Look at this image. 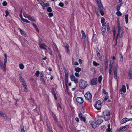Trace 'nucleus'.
<instances>
[{"mask_svg": "<svg viewBox=\"0 0 132 132\" xmlns=\"http://www.w3.org/2000/svg\"><path fill=\"white\" fill-rule=\"evenodd\" d=\"M87 83L83 79H81L79 83V86L80 88L82 89H85L87 86Z\"/></svg>", "mask_w": 132, "mask_h": 132, "instance_id": "nucleus-3", "label": "nucleus"}, {"mask_svg": "<svg viewBox=\"0 0 132 132\" xmlns=\"http://www.w3.org/2000/svg\"><path fill=\"white\" fill-rule=\"evenodd\" d=\"M102 79V75H100L99 77L98 78V81L100 84L101 83V81Z\"/></svg>", "mask_w": 132, "mask_h": 132, "instance_id": "nucleus-31", "label": "nucleus"}, {"mask_svg": "<svg viewBox=\"0 0 132 132\" xmlns=\"http://www.w3.org/2000/svg\"><path fill=\"white\" fill-rule=\"evenodd\" d=\"M79 72H76L75 73V76L76 77H79L80 76L79 74L78 73Z\"/></svg>", "mask_w": 132, "mask_h": 132, "instance_id": "nucleus-57", "label": "nucleus"}, {"mask_svg": "<svg viewBox=\"0 0 132 132\" xmlns=\"http://www.w3.org/2000/svg\"><path fill=\"white\" fill-rule=\"evenodd\" d=\"M122 3H120L117 6L116 8V9L117 11H118L120 9V6L122 5Z\"/></svg>", "mask_w": 132, "mask_h": 132, "instance_id": "nucleus-32", "label": "nucleus"}, {"mask_svg": "<svg viewBox=\"0 0 132 132\" xmlns=\"http://www.w3.org/2000/svg\"><path fill=\"white\" fill-rule=\"evenodd\" d=\"M113 66L110 67L109 69V74L111 75L112 74V68Z\"/></svg>", "mask_w": 132, "mask_h": 132, "instance_id": "nucleus-45", "label": "nucleus"}, {"mask_svg": "<svg viewBox=\"0 0 132 132\" xmlns=\"http://www.w3.org/2000/svg\"><path fill=\"white\" fill-rule=\"evenodd\" d=\"M0 116H1L2 117H6V115L3 112L1 111H0Z\"/></svg>", "mask_w": 132, "mask_h": 132, "instance_id": "nucleus-43", "label": "nucleus"}, {"mask_svg": "<svg viewBox=\"0 0 132 132\" xmlns=\"http://www.w3.org/2000/svg\"><path fill=\"white\" fill-rule=\"evenodd\" d=\"M75 120L78 122H79V120L78 118L76 117L75 118Z\"/></svg>", "mask_w": 132, "mask_h": 132, "instance_id": "nucleus-63", "label": "nucleus"}, {"mask_svg": "<svg viewBox=\"0 0 132 132\" xmlns=\"http://www.w3.org/2000/svg\"><path fill=\"white\" fill-rule=\"evenodd\" d=\"M21 20L23 21V22H25L28 23H29L30 22L28 21L27 19L23 18L21 19Z\"/></svg>", "mask_w": 132, "mask_h": 132, "instance_id": "nucleus-35", "label": "nucleus"}, {"mask_svg": "<svg viewBox=\"0 0 132 132\" xmlns=\"http://www.w3.org/2000/svg\"><path fill=\"white\" fill-rule=\"evenodd\" d=\"M53 15V13H49L48 16L49 17H51Z\"/></svg>", "mask_w": 132, "mask_h": 132, "instance_id": "nucleus-58", "label": "nucleus"}, {"mask_svg": "<svg viewBox=\"0 0 132 132\" xmlns=\"http://www.w3.org/2000/svg\"><path fill=\"white\" fill-rule=\"evenodd\" d=\"M5 13L6 14V15H5V17H7L9 14V12L7 10L5 11Z\"/></svg>", "mask_w": 132, "mask_h": 132, "instance_id": "nucleus-55", "label": "nucleus"}, {"mask_svg": "<svg viewBox=\"0 0 132 132\" xmlns=\"http://www.w3.org/2000/svg\"><path fill=\"white\" fill-rule=\"evenodd\" d=\"M96 1L98 4V7L103 6L100 0H96Z\"/></svg>", "mask_w": 132, "mask_h": 132, "instance_id": "nucleus-23", "label": "nucleus"}, {"mask_svg": "<svg viewBox=\"0 0 132 132\" xmlns=\"http://www.w3.org/2000/svg\"><path fill=\"white\" fill-rule=\"evenodd\" d=\"M110 123L107 125V128L106 129V132H112V128H110Z\"/></svg>", "mask_w": 132, "mask_h": 132, "instance_id": "nucleus-19", "label": "nucleus"}, {"mask_svg": "<svg viewBox=\"0 0 132 132\" xmlns=\"http://www.w3.org/2000/svg\"><path fill=\"white\" fill-rule=\"evenodd\" d=\"M77 102L79 103H82L84 101L82 97H77L76 98Z\"/></svg>", "mask_w": 132, "mask_h": 132, "instance_id": "nucleus-16", "label": "nucleus"}, {"mask_svg": "<svg viewBox=\"0 0 132 132\" xmlns=\"http://www.w3.org/2000/svg\"><path fill=\"white\" fill-rule=\"evenodd\" d=\"M108 96H107V95H106L105 97L104 100L105 101H106L107 99L108 98Z\"/></svg>", "mask_w": 132, "mask_h": 132, "instance_id": "nucleus-64", "label": "nucleus"}, {"mask_svg": "<svg viewBox=\"0 0 132 132\" xmlns=\"http://www.w3.org/2000/svg\"><path fill=\"white\" fill-rule=\"evenodd\" d=\"M19 68L21 69H23L24 67V66L22 63L20 64L19 65Z\"/></svg>", "mask_w": 132, "mask_h": 132, "instance_id": "nucleus-39", "label": "nucleus"}, {"mask_svg": "<svg viewBox=\"0 0 132 132\" xmlns=\"http://www.w3.org/2000/svg\"><path fill=\"white\" fill-rule=\"evenodd\" d=\"M65 49L66 50V51L69 54H70V50L69 49V47L68 45H67L65 46Z\"/></svg>", "mask_w": 132, "mask_h": 132, "instance_id": "nucleus-25", "label": "nucleus"}, {"mask_svg": "<svg viewBox=\"0 0 132 132\" xmlns=\"http://www.w3.org/2000/svg\"><path fill=\"white\" fill-rule=\"evenodd\" d=\"M81 33L82 34V36L83 40L84 42H85L86 40V38L85 34V32L83 30H81Z\"/></svg>", "mask_w": 132, "mask_h": 132, "instance_id": "nucleus-14", "label": "nucleus"}, {"mask_svg": "<svg viewBox=\"0 0 132 132\" xmlns=\"http://www.w3.org/2000/svg\"><path fill=\"white\" fill-rule=\"evenodd\" d=\"M19 79L21 81V82L25 81L24 79L22 77L21 75H19Z\"/></svg>", "mask_w": 132, "mask_h": 132, "instance_id": "nucleus-36", "label": "nucleus"}, {"mask_svg": "<svg viewBox=\"0 0 132 132\" xmlns=\"http://www.w3.org/2000/svg\"><path fill=\"white\" fill-rule=\"evenodd\" d=\"M132 121V118L128 119L126 118H125L121 120L120 122V124H122L126 123L127 121Z\"/></svg>", "mask_w": 132, "mask_h": 132, "instance_id": "nucleus-8", "label": "nucleus"}, {"mask_svg": "<svg viewBox=\"0 0 132 132\" xmlns=\"http://www.w3.org/2000/svg\"><path fill=\"white\" fill-rule=\"evenodd\" d=\"M78 78H76L73 81L74 82L75 84H77L78 83Z\"/></svg>", "mask_w": 132, "mask_h": 132, "instance_id": "nucleus-51", "label": "nucleus"}, {"mask_svg": "<svg viewBox=\"0 0 132 132\" xmlns=\"http://www.w3.org/2000/svg\"><path fill=\"white\" fill-rule=\"evenodd\" d=\"M103 6H101V7H99V9L100 11V13L101 14L102 16H103L104 15V12L103 11Z\"/></svg>", "mask_w": 132, "mask_h": 132, "instance_id": "nucleus-18", "label": "nucleus"}, {"mask_svg": "<svg viewBox=\"0 0 132 132\" xmlns=\"http://www.w3.org/2000/svg\"><path fill=\"white\" fill-rule=\"evenodd\" d=\"M59 5L61 7H63L64 6V4L63 3L61 2L59 3Z\"/></svg>", "mask_w": 132, "mask_h": 132, "instance_id": "nucleus-49", "label": "nucleus"}, {"mask_svg": "<svg viewBox=\"0 0 132 132\" xmlns=\"http://www.w3.org/2000/svg\"><path fill=\"white\" fill-rule=\"evenodd\" d=\"M97 55L99 60L102 61V57L100 53L99 52L97 53Z\"/></svg>", "mask_w": 132, "mask_h": 132, "instance_id": "nucleus-30", "label": "nucleus"}, {"mask_svg": "<svg viewBox=\"0 0 132 132\" xmlns=\"http://www.w3.org/2000/svg\"><path fill=\"white\" fill-rule=\"evenodd\" d=\"M24 89V91L27 93L28 92V90L27 89V86H23Z\"/></svg>", "mask_w": 132, "mask_h": 132, "instance_id": "nucleus-53", "label": "nucleus"}, {"mask_svg": "<svg viewBox=\"0 0 132 132\" xmlns=\"http://www.w3.org/2000/svg\"><path fill=\"white\" fill-rule=\"evenodd\" d=\"M101 21L102 26H105L106 24L105 21V19L104 18H101Z\"/></svg>", "mask_w": 132, "mask_h": 132, "instance_id": "nucleus-21", "label": "nucleus"}, {"mask_svg": "<svg viewBox=\"0 0 132 132\" xmlns=\"http://www.w3.org/2000/svg\"><path fill=\"white\" fill-rule=\"evenodd\" d=\"M4 64L3 66V63H2V66L0 67L1 69L3 70L4 71H6V64L7 61V55L6 53L4 54Z\"/></svg>", "mask_w": 132, "mask_h": 132, "instance_id": "nucleus-2", "label": "nucleus"}, {"mask_svg": "<svg viewBox=\"0 0 132 132\" xmlns=\"http://www.w3.org/2000/svg\"><path fill=\"white\" fill-rule=\"evenodd\" d=\"M116 58L115 57L113 56L111 58L110 62V67L113 66L114 63L116 60Z\"/></svg>", "mask_w": 132, "mask_h": 132, "instance_id": "nucleus-12", "label": "nucleus"}, {"mask_svg": "<svg viewBox=\"0 0 132 132\" xmlns=\"http://www.w3.org/2000/svg\"><path fill=\"white\" fill-rule=\"evenodd\" d=\"M47 10L48 12H50L52 11V9L51 7H49L48 8Z\"/></svg>", "mask_w": 132, "mask_h": 132, "instance_id": "nucleus-56", "label": "nucleus"}, {"mask_svg": "<svg viewBox=\"0 0 132 132\" xmlns=\"http://www.w3.org/2000/svg\"><path fill=\"white\" fill-rule=\"evenodd\" d=\"M20 14L19 15V16L20 17V18H21V19L23 18L22 15V10H20Z\"/></svg>", "mask_w": 132, "mask_h": 132, "instance_id": "nucleus-48", "label": "nucleus"}, {"mask_svg": "<svg viewBox=\"0 0 132 132\" xmlns=\"http://www.w3.org/2000/svg\"><path fill=\"white\" fill-rule=\"evenodd\" d=\"M57 108L59 110V108L60 109L61 108V107L59 103L57 104Z\"/></svg>", "mask_w": 132, "mask_h": 132, "instance_id": "nucleus-62", "label": "nucleus"}, {"mask_svg": "<svg viewBox=\"0 0 132 132\" xmlns=\"http://www.w3.org/2000/svg\"><path fill=\"white\" fill-rule=\"evenodd\" d=\"M23 15L25 18H27L29 20L32 21H35V18L34 16L26 14L25 12L23 13Z\"/></svg>", "mask_w": 132, "mask_h": 132, "instance_id": "nucleus-5", "label": "nucleus"}, {"mask_svg": "<svg viewBox=\"0 0 132 132\" xmlns=\"http://www.w3.org/2000/svg\"><path fill=\"white\" fill-rule=\"evenodd\" d=\"M101 30L102 32H105L106 30L105 26H102Z\"/></svg>", "mask_w": 132, "mask_h": 132, "instance_id": "nucleus-26", "label": "nucleus"}, {"mask_svg": "<svg viewBox=\"0 0 132 132\" xmlns=\"http://www.w3.org/2000/svg\"><path fill=\"white\" fill-rule=\"evenodd\" d=\"M117 28L118 33L117 36L116 40H117L118 37L119 36V38H121L123 37V28L121 26L119 23H118Z\"/></svg>", "mask_w": 132, "mask_h": 132, "instance_id": "nucleus-1", "label": "nucleus"}, {"mask_svg": "<svg viewBox=\"0 0 132 132\" xmlns=\"http://www.w3.org/2000/svg\"><path fill=\"white\" fill-rule=\"evenodd\" d=\"M40 74L39 71H37L35 73V75L37 76V77H38L39 76V74Z\"/></svg>", "mask_w": 132, "mask_h": 132, "instance_id": "nucleus-46", "label": "nucleus"}, {"mask_svg": "<svg viewBox=\"0 0 132 132\" xmlns=\"http://www.w3.org/2000/svg\"><path fill=\"white\" fill-rule=\"evenodd\" d=\"M33 26L34 27L35 29L38 32H39V29L37 28V26H36V25L34 23H33L32 24Z\"/></svg>", "mask_w": 132, "mask_h": 132, "instance_id": "nucleus-34", "label": "nucleus"}, {"mask_svg": "<svg viewBox=\"0 0 132 132\" xmlns=\"http://www.w3.org/2000/svg\"><path fill=\"white\" fill-rule=\"evenodd\" d=\"M18 29L20 31V32L22 35L24 36H25L26 35L25 32L23 30L19 28Z\"/></svg>", "mask_w": 132, "mask_h": 132, "instance_id": "nucleus-22", "label": "nucleus"}, {"mask_svg": "<svg viewBox=\"0 0 132 132\" xmlns=\"http://www.w3.org/2000/svg\"><path fill=\"white\" fill-rule=\"evenodd\" d=\"M129 127V125H127L123 127H121L120 128L118 129L117 130L118 132H121L126 130Z\"/></svg>", "mask_w": 132, "mask_h": 132, "instance_id": "nucleus-7", "label": "nucleus"}, {"mask_svg": "<svg viewBox=\"0 0 132 132\" xmlns=\"http://www.w3.org/2000/svg\"><path fill=\"white\" fill-rule=\"evenodd\" d=\"M47 126L48 127L47 131L48 132H52L51 127L49 125H48L47 124Z\"/></svg>", "mask_w": 132, "mask_h": 132, "instance_id": "nucleus-29", "label": "nucleus"}, {"mask_svg": "<svg viewBox=\"0 0 132 132\" xmlns=\"http://www.w3.org/2000/svg\"><path fill=\"white\" fill-rule=\"evenodd\" d=\"M103 116L105 120H108L110 118V112L108 110H105L103 112Z\"/></svg>", "mask_w": 132, "mask_h": 132, "instance_id": "nucleus-4", "label": "nucleus"}, {"mask_svg": "<svg viewBox=\"0 0 132 132\" xmlns=\"http://www.w3.org/2000/svg\"><path fill=\"white\" fill-rule=\"evenodd\" d=\"M126 92V87L125 85H123L122 88L119 90V92L121 94H124V93Z\"/></svg>", "mask_w": 132, "mask_h": 132, "instance_id": "nucleus-13", "label": "nucleus"}, {"mask_svg": "<svg viewBox=\"0 0 132 132\" xmlns=\"http://www.w3.org/2000/svg\"><path fill=\"white\" fill-rule=\"evenodd\" d=\"M103 121V120L102 119H99L97 120L96 122L98 124H100L102 123Z\"/></svg>", "mask_w": 132, "mask_h": 132, "instance_id": "nucleus-24", "label": "nucleus"}, {"mask_svg": "<svg viewBox=\"0 0 132 132\" xmlns=\"http://www.w3.org/2000/svg\"><path fill=\"white\" fill-rule=\"evenodd\" d=\"M75 70L76 72H79L81 70V68L78 67L75 68Z\"/></svg>", "mask_w": 132, "mask_h": 132, "instance_id": "nucleus-27", "label": "nucleus"}, {"mask_svg": "<svg viewBox=\"0 0 132 132\" xmlns=\"http://www.w3.org/2000/svg\"><path fill=\"white\" fill-rule=\"evenodd\" d=\"M125 22L127 24L128 21V15L127 14L125 16Z\"/></svg>", "mask_w": 132, "mask_h": 132, "instance_id": "nucleus-28", "label": "nucleus"}, {"mask_svg": "<svg viewBox=\"0 0 132 132\" xmlns=\"http://www.w3.org/2000/svg\"><path fill=\"white\" fill-rule=\"evenodd\" d=\"M23 86H27L25 81H24L21 82Z\"/></svg>", "mask_w": 132, "mask_h": 132, "instance_id": "nucleus-60", "label": "nucleus"}, {"mask_svg": "<svg viewBox=\"0 0 132 132\" xmlns=\"http://www.w3.org/2000/svg\"><path fill=\"white\" fill-rule=\"evenodd\" d=\"M7 5V2L5 1H4L2 3V5L3 6H6Z\"/></svg>", "mask_w": 132, "mask_h": 132, "instance_id": "nucleus-42", "label": "nucleus"}, {"mask_svg": "<svg viewBox=\"0 0 132 132\" xmlns=\"http://www.w3.org/2000/svg\"><path fill=\"white\" fill-rule=\"evenodd\" d=\"M70 77L71 79V81H73V80L76 79L75 76L73 74L71 75L70 76Z\"/></svg>", "mask_w": 132, "mask_h": 132, "instance_id": "nucleus-38", "label": "nucleus"}, {"mask_svg": "<svg viewBox=\"0 0 132 132\" xmlns=\"http://www.w3.org/2000/svg\"><path fill=\"white\" fill-rule=\"evenodd\" d=\"M123 56L121 53L120 54V61H123Z\"/></svg>", "mask_w": 132, "mask_h": 132, "instance_id": "nucleus-37", "label": "nucleus"}, {"mask_svg": "<svg viewBox=\"0 0 132 132\" xmlns=\"http://www.w3.org/2000/svg\"><path fill=\"white\" fill-rule=\"evenodd\" d=\"M65 84L66 85H67L68 83V78L65 77Z\"/></svg>", "mask_w": 132, "mask_h": 132, "instance_id": "nucleus-61", "label": "nucleus"}, {"mask_svg": "<svg viewBox=\"0 0 132 132\" xmlns=\"http://www.w3.org/2000/svg\"><path fill=\"white\" fill-rule=\"evenodd\" d=\"M94 106L98 110H100L101 108V101L99 100H98L96 102Z\"/></svg>", "mask_w": 132, "mask_h": 132, "instance_id": "nucleus-6", "label": "nucleus"}, {"mask_svg": "<svg viewBox=\"0 0 132 132\" xmlns=\"http://www.w3.org/2000/svg\"><path fill=\"white\" fill-rule=\"evenodd\" d=\"M89 123L92 126L93 128H95L97 127V124L96 123L92 121H89Z\"/></svg>", "mask_w": 132, "mask_h": 132, "instance_id": "nucleus-15", "label": "nucleus"}, {"mask_svg": "<svg viewBox=\"0 0 132 132\" xmlns=\"http://www.w3.org/2000/svg\"><path fill=\"white\" fill-rule=\"evenodd\" d=\"M39 46L40 48L42 49H45L46 50V49L45 48V47H46L47 46L44 44L42 43H39Z\"/></svg>", "mask_w": 132, "mask_h": 132, "instance_id": "nucleus-17", "label": "nucleus"}, {"mask_svg": "<svg viewBox=\"0 0 132 132\" xmlns=\"http://www.w3.org/2000/svg\"><path fill=\"white\" fill-rule=\"evenodd\" d=\"M21 132H25L24 127L23 126L21 127Z\"/></svg>", "mask_w": 132, "mask_h": 132, "instance_id": "nucleus-54", "label": "nucleus"}, {"mask_svg": "<svg viewBox=\"0 0 132 132\" xmlns=\"http://www.w3.org/2000/svg\"><path fill=\"white\" fill-rule=\"evenodd\" d=\"M91 71L94 73H95L96 72L95 68L94 67H92L90 69Z\"/></svg>", "mask_w": 132, "mask_h": 132, "instance_id": "nucleus-33", "label": "nucleus"}, {"mask_svg": "<svg viewBox=\"0 0 132 132\" xmlns=\"http://www.w3.org/2000/svg\"><path fill=\"white\" fill-rule=\"evenodd\" d=\"M110 123L107 125V128L106 129V132H112V128H110Z\"/></svg>", "mask_w": 132, "mask_h": 132, "instance_id": "nucleus-20", "label": "nucleus"}, {"mask_svg": "<svg viewBox=\"0 0 132 132\" xmlns=\"http://www.w3.org/2000/svg\"><path fill=\"white\" fill-rule=\"evenodd\" d=\"M128 76H129L130 78L131 79L132 78V73L130 71H129L128 73Z\"/></svg>", "mask_w": 132, "mask_h": 132, "instance_id": "nucleus-41", "label": "nucleus"}, {"mask_svg": "<svg viewBox=\"0 0 132 132\" xmlns=\"http://www.w3.org/2000/svg\"><path fill=\"white\" fill-rule=\"evenodd\" d=\"M103 93L106 95H108V93L105 90L103 89Z\"/></svg>", "mask_w": 132, "mask_h": 132, "instance_id": "nucleus-59", "label": "nucleus"}, {"mask_svg": "<svg viewBox=\"0 0 132 132\" xmlns=\"http://www.w3.org/2000/svg\"><path fill=\"white\" fill-rule=\"evenodd\" d=\"M105 66L106 67V68L108 67V60L107 59H106V60L105 62Z\"/></svg>", "mask_w": 132, "mask_h": 132, "instance_id": "nucleus-50", "label": "nucleus"}, {"mask_svg": "<svg viewBox=\"0 0 132 132\" xmlns=\"http://www.w3.org/2000/svg\"><path fill=\"white\" fill-rule=\"evenodd\" d=\"M117 62L118 61H117V63L116 65L114 66V70H116V71H117V69L118 67V64H117Z\"/></svg>", "mask_w": 132, "mask_h": 132, "instance_id": "nucleus-47", "label": "nucleus"}, {"mask_svg": "<svg viewBox=\"0 0 132 132\" xmlns=\"http://www.w3.org/2000/svg\"><path fill=\"white\" fill-rule=\"evenodd\" d=\"M116 14L118 16H120L122 15V13L120 11H118L116 12Z\"/></svg>", "mask_w": 132, "mask_h": 132, "instance_id": "nucleus-44", "label": "nucleus"}, {"mask_svg": "<svg viewBox=\"0 0 132 132\" xmlns=\"http://www.w3.org/2000/svg\"><path fill=\"white\" fill-rule=\"evenodd\" d=\"M97 78H95L92 79L90 84L92 85H95L97 84Z\"/></svg>", "mask_w": 132, "mask_h": 132, "instance_id": "nucleus-11", "label": "nucleus"}, {"mask_svg": "<svg viewBox=\"0 0 132 132\" xmlns=\"http://www.w3.org/2000/svg\"><path fill=\"white\" fill-rule=\"evenodd\" d=\"M93 64L94 66H98L99 65V64L97 62H96L95 61H94L93 63Z\"/></svg>", "mask_w": 132, "mask_h": 132, "instance_id": "nucleus-40", "label": "nucleus"}, {"mask_svg": "<svg viewBox=\"0 0 132 132\" xmlns=\"http://www.w3.org/2000/svg\"><path fill=\"white\" fill-rule=\"evenodd\" d=\"M80 119L81 121H83L84 122H85L86 121V120L85 118L84 117H83L81 118H80Z\"/></svg>", "mask_w": 132, "mask_h": 132, "instance_id": "nucleus-52", "label": "nucleus"}, {"mask_svg": "<svg viewBox=\"0 0 132 132\" xmlns=\"http://www.w3.org/2000/svg\"><path fill=\"white\" fill-rule=\"evenodd\" d=\"M40 4L42 6L43 9L44 10H45L46 7L49 5V4L48 3H45L43 1H40Z\"/></svg>", "mask_w": 132, "mask_h": 132, "instance_id": "nucleus-9", "label": "nucleus"}, {"mask_svg": "<svg viewBox=\"0 0 132 132\" xmlns=\"http://www.w3.org/2000/svg\"><path fill=\"white\" fill-rule=\"evenodd\" d=\"M85 98L86 99L90 100L92 98V95L89 92H88L84 95Z\"/></svg>", "mask_w": 132, "mask_h": 132, "instance_id": "nucleus-10", "label": "nucleus"}]
</instances>
